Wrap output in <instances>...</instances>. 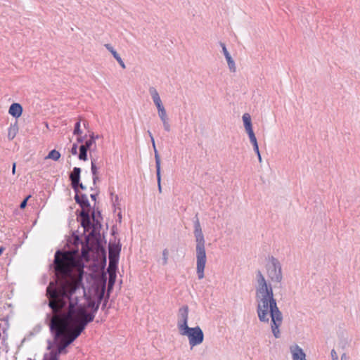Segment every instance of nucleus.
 <instances>
[{"mask_svg":"<svg viewBox=\"0 0 360 360\" xmlns=\"http://www.w3.org/2000/svg\"><path fill=\"white\" fill-rule=\"evenodd\" d=\"M78 221L84 228V241L79 237L77 240L82 244L81 257L78 252L57 250L50 269L56 277H65L72 274L73 268H84V261L91 259L93 252L94 266L104 268L106 265V250L101 237V220L95 217V211L91 215L87 211H76Z\"/></svg>","mask_w":360,"mask_h":360,"instance_id":"f257e3e1","label":"nucleus"},{"mask_svg":"<svg viewBox=\"0 0 360 360\" xmlns=\"http://www.w3.org/2000/svg\"><path fill=\"white\" fill-rule=\"evenodd\" d=\"M79 288H74L70 291L63 290V297L69 301L68 311L60 316L54 318L49 323L50 331L55 340L63 335L65 330L79 328L82 321V304L76 295Z\"/></svg>","mask_w":360,"mask_h":360,"instance_id":"f03ea898","label":"nucleus"},{"mask_svg":"<svg viewBox=\"0 0 360 360\" xmlns=\"http://www.w3.org/2000/svg\"><path fill=\"white\" fill-rule=\"evenodd\" d=\"M256 300L257 313L259 321L269 323L268 315L269 314L272 333L276 338H281L279 327L283 322V314L277 306L273 288H270V290L263 291V292H256Z\"/></svg>","mask_w":360,"mask_h":360,"instance_id":"7ed1b4c3","label":"nucleus"},{"mask_svg":"<svg viewBox=\"0 0 360 360\" xmlns=\"http://www.w3.org/2000/svg\"><path fill=\"white\" fill-rule=\"evenodd\" d=\"M194 231L193 234L195 238L196 246V271L198 279L204 278V270L206 264V252L205 248V237L202 231L200 220L198 216V213L195 214L193 220Z\"/></svg>","mask_w":360,"mask_h":360,"instance_id":"20e7f679","label":"nucleus"},{"mask_svg":"<svg viewBox=\"0 0 360 360\" xmlns=\"http://www.w3.org/2000/svg\"><path fill=\"white\" fill-rule=\"evenodd\" d=\"M181 335L186 336L188 338L191 349L202 343L204 340V333L200 326L187 327L179 332Z\"/></svg>","mask_w":360,"mask_h":360,"instance_id":"39448f33","label":"nucleus"},{"mask_svg":"<svg viewBox=\"0 0 360 360\" xmlns=\"http://www.w3.org/2000/svg\"><path fill=\"white\" fill-rule=\"evenodd\" d=\"M267 274L273 282L280 283L283 279L281 264L278 259L274 256L269 257V262L266 266Z\"/></svg>","mask_w":360,"mask_h":360,"instance_id":"423d86ee","label":"nucleus"},{"mask_svg":"<svg viewBox=\"0 0 360 360\" xmlns=\"http://www.w3.org/2000/svg\"><path fill=\"white\" fill-rule=\"evenodd\" d=\"M178 321H177V327L179 329V332L188 327V307L187 305H184L179 309L178 311Z\"/></svg>","mask_w":360,"mask_h":360,"instance_id":"0eeeda50","label":"nucleus"},{"mask_svg":"<svg viewBox=\"0 0 360 360\" xmlns=\"http://www.w3.org/2000/svg\"><path fill=\"white\" fill-rule=\"evenodd\" d=\"M103 298L104 293L103 292L98 295L96 300H92L91 297H86V307L90 309V312L94 314L97 313Z\"/></svg>","mask_w":360,"mask_h":360,"instance_id":"6e6552de","label":"nucleus"},{"mask_svg":"<svg viewBox=\"0 0 360 360\" xmlns=\"http://www.w3.org/2000/svg\"><path fill=\"white\" fill-rule=\"evenodd\" d=\"M82 331L78 328L65 330L62 336L64 337V343L68 346L70 345L81 334ZM61 337V335L60 336Z\"/></svg>","mask_w":360,"mask_h":360,"instance_id":"1a4fd4ad","label":"nucleus"},{"mask_svg":"<svg viewBox=\"0 0 360 360\" xmlns=\"http://www.w3.org/2000/svg\"><path fill=\"white\" fill-rule=\"evenodd\" d=\"M81 313H82V323L78 329L80 330L82 332H83L85 330L87 325L89 323H91L94 320L96 314H94L90 311L87 312L82 304Z\"/></svg>","mask_w":360,"mask_h":360,"instance_id":"9d476101","label":"nucleus"},{"mask_svg":"<svg viewBox=\"0 0 360 360\" xmlns=\"http://www.w3.org/2000/svg\"><path fill=\"white\" fill-rule=\"evenodd\" d=\"M74 199L76 203H77L81 207L82 210L80 211H86L87 209H91L90 202L86 194H75Z\"/></svg>","mask_w":360,"mask_h":360,"instance_id":"9b49d317","label":"nucleus"},{"mask_svg":"<svg viewBox=\"0 0 360 360\" xmlns=\"http://www.w3.org/2000/svg\"><path fill=\"white\" fill-rule=\"evenodd\" d=\"M257 280L258 286L256 288V292H263V291L270 290V288H272L271 284H267L265 278L259 270L257 272Z\"/></svg>","mask_w":360,"mask_h":360,"instance_id":"f8f14e48","label":"nucleus"},{"mask_svg":"<svg viewBox=\"0 0 360 360\" xmlns=\"http://www.w3.org/2000/svg\"><path fill=\"white\" fill-rule=\"evenodd\" d=\"M93 141L86 140L84 143L79 146V153L78 154V158L82 161H86L88 160V150H91Z\"/></svg>","mask_w":360,"mask_h":360,"instance_id":"ddd939ff","label":"nucleus"},{"mask_svg":"<svg viewBox=\"0 0 360 360\" xmlns=\"http://www.w3.org/2000/svg\"><path fill=\"white\" fill-rule=\"evenodd\" d=\"M81 168L75 167L69 174L70 185L74 191H77L76 185L80 181Z\"/></svg>","mask_w":360,"mask_h":360,"instance_id":"4468645a","label":"nucleus"},{"mask_svg":"<svg viewBox=\"0 0 360 360\" xmlns=\"http://www.w3.org/2000/svg\"><path fill=\"white\" fill-rule=\"evenodd\" d=\"M122 245L118 240V243L110 242L108 245V257L120 258Z\"/></svg>","mask_w":360,"mask_h":360,"instance_id":"2eb2a0df","label":"nucleus"},{"mask_svg":"<svg viewBox=\"0 0 360 360\" xmlns=\"http://www.w3.org/2000/svg\"><path fill=\"white\" fill-rule=\"evenodd\" d=\"M219 44L221 46V47L222 48V51H223V53L226 58V60L227 61V63H228V66H229V68L231 72H235L236 70V65H235V62L234 60H233L231 56L230 55L229 52L228 51L226 47V45L223 42H219Z\"/></svg>","mask_w":360,"mask_h":360,"instance_id":"dca6fc26","label":"nucleus"},{"mask_svg":"<svg viewBox=\"0 0 360 360\" xmlns=\"http://www.w3.org/2000/svg\"><path fill=\"white\" fill-rule=\"evenodd\" d=\"M155 167H156V176H157V182L158 191L160 193L162 192V186H161V160L159 153H156V161H155Z\"/></svg>","mask_w":360,"mask_h":360,"instance_id":"f3484780","label":"nucleus"},{"mask_svg":"<svg viewBox=\"0 0 360 360\" xmlns=\"http://www.w3.org/2000/svg\"><path fill=\"white\" fill-rule=\"evenodd\" d=\"M291 352L292 360H307L305 353L298 345H295L293 349L291 348Z\"/></svg>","mask_w":360,"mask_h":360,"instance_id":"a211bd4d","label":"nucleus"},{"mask_svg":"<svg viewBox=\"0 0 360 360\" xmlns=\"http://www.w3.org/2000/svg\"><path fill=\"white\" fill-rule=\"evenodd\" d=\"M60 292L56 286H53L52 283H50L46 288V296L49 298L56 300L60 297Z\"/></svg>","mask_w":360,"mask_h":360,"instance_id":"6ab92c4d","label":"nucleus"},{"mask_svg":"<svg viewBox=\"0 0 360 360\" xmlns=\"http://www.w3.org/2000/svg\"><path fill=\"white\" fill-rule=\"evenodd\" d=\"M105 47L112 53L115 59L117 61V63L120 64V65L123 68L125 69L126 66L121 58L120 56L117 53V52L114 49V48L110 44H105Z\"/></svg>","mask_w":360,"mask_h":360,"instance_id":"aec40b11","label":"nucleus"},{"mask_svg":"<svg viewBox=\"0 0 360 360\" xmlns=\"http://www.w3.org/2000/svg\"><path fill=\"white\" fill-rule=\"evenodd\" d=\"M22 112L21 105L18 103H13L11 105L8 112L14 117H19Z\"/></svg>","mask_w":360,"mask_h":360,"instance_id":"412c9836","label":"nucleus"},{"mask_svg":"<svg viewBox=\"0 0 360 360\" xmlns=\"http://www.w3.org/2000/svg\"><path fill=\"white\" fill-rule=\"evenodd\" d=\"M68 346L64 342L62 345L59 346L56 350H51V352L56 354V356L59 359L60 354H65L68 353L67 347Z\"/></svg>","mask_w":360,"mask_h":360,"instance_id":"4be33fe9","label":"nucleus"},{"mask_svg":"<svg viewBox=\"0 0 360 360\" xmlns=\"http://www.w3.org/2000/svg\"><path fill=\"white\" fill-rule=\"evenodd\" d=\"M109 265L108 268L110 270L116 271L118 268L119 258L108 257Z\"/></svg>","mask_w":360,"mask_h":360,"instance_id":"5701e85b","label":"nucleus"},{"mask_svg":"<svg viewBox=\"0 0 360 360\" xmlns=\"http://www.w3.org/2000/svg\"><path fill=\"white\" fill-rule=\"evenodd\" d=\"M60 153L55 149L51 150L49 153L48 155L46 157V159L49 158V159H52L55 161L58 160L60 159Z\"/></svg>","mask_w":360,"mask_h":360,"instance_id":"b1692460","label":"nucleus"},{"mask_svg":"<svg viewBox=\"0 0 360 360\" xmlns=\"http://www.w3.org/2000/svg\"><path fill=\"white\" fill-rule=\"evenodd\" d=\"M90 158L91 162V170L93 176H98V167L96 164V159L92 156V155L90 153Z\"/></svg>","mask_w":360,"mask_h":360,"instance_id":"393cba45","label":"nucleus"},{"mask_svg":"<svg viewBox=\"0 0 360 360\" xmlns=\"http://www.w3.org/2000/svg\"><path fill=\"white\" fill-rule=\"evenodd\" d=\"M242 118H243V125H244L245 128L252 126L251 116L250 115L249 113L243 114Z\"/></svg>","mask_w":360,"mask_h":360,"instance_id":"a878e982","label":"nucleus"},{"mask_svg":"<svg viewBox=\"0 0 360 360\" xmlns=\"http://www.w3.org/2000/svg\"><path fill=\"white\" fill-rule=\"evenodd\" d=\"M149 94L151 96V98H152L153 101L160 98V95H159L158 91L153 86H150L149 88Z\"/></svg>","mask_w":360,"mask_h":360,"instance_id":"bb28decb","label":"nucleus"},{"mask_svg":"<svg viewBox=\"0 0 360 360\" xmlns=\"http://www.w3.org/2000/svg\"><path fill=\"white\" fill-rule=\"evenodd\" d=\"M158 112L159 117L161 120V121L169 120L165 107L164 108H160V109L159 108L158 110Z\"/></svg>","mask_w":360,"mask_h":360,"instance_id":"cd10ccee","label":"nucleus"},{"mask_svg":"<svg viewBox=\"0 0 360 360\" xmlns=\"http://www.w3.org/2000/svg\"><path fill=\"white\" fill-rule=\"evenodd\" d=\"M27 145H26V147L30 149L27 153H30L32 155L33 153H34L35 148H36V141H32V145L30 143V141H27Z\"/></svg>","mask_w":360,"mask_h":360,"instance_id":"c85d7f7f","label":"nucleus"},{"mask_svg":"<svg viewBox=\"0 0 360 360\" xmlns=\"http://www.w3.org/2000/svg\"><path fill=\"white\" fill-rule=\"evenodd\" d=\"M18 131V128L15 125L11 126L8 129V137L11 139H13Z\"/></svg>","mask_w":360,"mask_h":360,"instance_id":"c756f323","label":"nucleus"},{"mask_svg":"<svg viewBox=\"0 0 360 360\" xmlns=\"http://www.w3.org/2000/svg\"><path fill=\"white\" fill-rule=\"evenodd\" d=\"M80 127H81L80 126V120H79V121L76 122L75 124V127H74V131H73V134L75 135L82 134V131L81 130Z\"/></svg>","mask_w":360,"mask_h":360,"instance_id":"7c9ffc66","label":"nucleus"},{"mask_svg":"<svg viewBox=\"0 0 360 360\" xmlns=\"http://www.w3.org/2000/svg\"><path fill=\"white\" fill-rule=\"evenodd\" d=\"M148 136L150 138V141H151V143H152V145H153V150H154L155 160H156V153H158V150L156 148L155 139H154V138L153 136V134H151V132L149 130L148 131Z\"/></svg>","mask_w":360,"mask_h":360,"instance_id":"2f4dec72","label":"nucleus"},{"mask_svg":"<svg viewBox=\"0 0 360 360\" xmlns=\"http://www.w3.org/2000/svg\"><path fill=\"white\" fill-rule=\"evenodd\" d=\"M43 360H59L53 352H50L49 354H46L44 356Z\"/></svg>","mask_w":360,"mask_h":360,"instance_id":"473e14b6","label":"nucleus"},{"mask_svg":"<svg viewBox=\"0 0 360 360\" xmlns=\"http://www.w3.org/2000/svg\"><path fill=\"white\" fill-rule=\"evenodd\" d=\"M77 191H74L75 194H80L79 189L86 190V187L84 186L81 181L79 182L78 184L76 185Z\"/></svg>","mask_w":360,"mask_h":360,"instance_id":"72a5a7b5","label":"nucleus"},{"mask_svg":"<svg viewBox=\"0 0 360 360\" xmlns=\"http://www.w3.org/2000/svg\"><path fill=\"white\" fill-rule=\"evenodd\" d=\"M245 129L247 134H248L249 139L255 136V132L252 129V126L245 127Z\"/></svg>","mask_w":360,"mask_h":360,"instance_id":"f704fd0d","label":"nucleus"},{"mask_svg":"<svg viewBox=\"0 0 360 360\" xmlns=\"http://www.w3.org/2000/svg\"><path fill=\"white\" fill-rule=\"evenodd\" d=\"M245 129L247 134H248L249 139L255 136V132L252 129V126L245 127Z\"/></svg>","mask_w":360,"mask_h":360,"instance_id":"c9c22d12","label":"nucleus"},{"mask_svg":"<svg viewBox=\"0 0 360 360\" xmlns=\"http://www.w3.org/2000/svg\"><path fill=\"white\" fill-rule=\"evenodd\" d=\"M245 129L247 134H248L249 139L255 136V132L252 129V126L245 127Z\"/></svg>","mask_w":360,"mask_h":360,"instance_id":"e433bc0d","label":"nucleus"},{"mask_svg":"<svg viewBox=\"0 0 360 360\" xmlns=\"http://www.w3.org/2000/svg\"><path fill=\"white\" fill-rule=\"evenodd\" d=\"M98 135H95L94 133H92L89 135V139L87 141H93L92 145H94V147L96 148V140L98 139Z\"/></svg>","mask_w":360,"mask_h":360,"instance_id":"4c0bfd02","label":"nucleus"},{"mask_svg":"<svg viewBox=\"0 0 360 360\" xmlns=\"http://www.w3.org/2000/svg\"><path fill=\"white\" fill-rule=\"evenodd\" d=\"M49 307L53 310L56 311L58 308L57 302L56 300H52L49 302Z\"/></svg>","mask_w":360,"mask_h":360,"instance_id":"58836bf2","label":"nucleus"},{"mask_svg":"<svg viewBox=\"0 0 360 360\" xmlns=\"http://www.w3.org/2000/svg\"><path fill=\"white\" fill-rule=\"evenodd\" d=\"M108 299H109L108 296L107 297H105V299L103 298L104 301H103V304L101 306V309L102 310L108 309L109 308L111 307L110 305H109L108 307L107 306V304H108Z\"/></svg>","mask_w":360,"mask_h":360,"instance_id":"ea45409f","label":"nucleus"},{"mask_svg":"<svg viewBox=\"0 0 360 360\" xmlns=\"http://www.w3.org/2000/svg\"><path fill=\"white\" fill-rule=\"evenodd\" d=\"M57 340H58V339H56V340H55V339H54V340H53V341H51V340H48V341H47V344H48V345H47V349H48V350H51V349H52V348H53V345L56 344V341H57Z\"/></svg>","mask_w":360,"mask_h":360,"instance_id":"a19ab883","label":"nucleus"},{"mask_svg":"<svg viewBox=\"0 0 360 360\" xmlns=\"http://www.w3.org/2000/svg\"><path fill=\"white\" fill-rule=\"evenodd\" d=\"M162 124H163L164 129L166 131H170V124L169 123V120H164V121H162Z\"/></svg>","mask_w":360,"mask_h":360,"instance_id":"79ce46f5","label":"nucleus"},{"mask_svg":"<svg viewBox=\"0 0 360 360\" xmlns=\"http://www.w3.org/2000/svg\"><path fill=\"white\" fill-rule=\"evenodd\" d=\"M77 149H78V146H77V143H75L72 144V148L70 149V153L72 154V155H77Z\"/></svg>","mask_w":360,"mask_h":360,"instance_id":"37998d69","label":"nucleus"},{"mask_svg":"<svg viewBox=\"0 0 360 360\" xmlns=\"http://www.w3.org/2000/svg\"><path fill=\"white\" fill-rule=\"evenodd\" d=\"M167 255H168V251L167 249H165L162 252V260H163L164 265L167 263Z\"/></svg>","mask_w":360,"mask_h":360,"instance_id":"c03bdc74","label":"nucleus"},{"mask_svg":"<svg viewBox=\"0 0 360 360\" xmlns=\"http://www.w3.org/2000/svg\"><path fill=\"white\" fill-rule=\"evenodd\" d=\"M94 211H95V217H96V216H97V219H100L101 220H102L103 217L101 214V212L98 209L95 210V206L93 207V212Z\"/></svg>","mask_w":360,"mask_h":360,"instance_id":"a18cd8bd","label":"nucleus"},{"mask_svg":"<svg viewBox=\"0 0 360 360\" xmlns=\"http://www.w3.org/2000/svg\"><path fill=\"white\" fill-rule=\"evenodd\" d=\"M153 102H154V104L155 105L158 110L159 108L160 109V108H164V105H163L160 98L155 100Z\"/></svg>","mask_w":360,"mask_h":360,"instance_id":"49530a36","label":"nucleus"},{"mask_svg":"<svg viewBox=\"0 0 360 360\" xmlns=\"http://www.w3.org/2000/svg\"><path fill=\"white\" fill-rule=\"evenodd\" d=\"M77 136H78L77 137V142L79 143H82L85 141L86 137V135L82 136L80 134V135H77Z\"/></svg>","mask_w":360,"mask_h":360,"instance_id":"de8ad7c7","label":"nucleus"},{"mask_svg":"<svg viewBox=\"0 0 360 360\" xmlns=\"http://www.w3.org/2000/svg\"><path fill=\"white\" fill-rule=\"evenodd\" d=\"M331 357L333 360H338V356L334 349L331 350Z\"/></svg>","mask_w":360,"mask_h":360,"instance_id":"09e8293b","label":"nucleus"},{"mask_svg":"<svg viewBox=\"0 0 360 360\" xmlns=\"http://www.w3.org/2000/svg\"><path fill=\"white\" fill-rule=\"evenodd\" d=\"M119 200V197L117 195H115V197L112 198V205L115 207H116V205H117V203Z\"/></svg>","mask_w":360,"mask_h":360,"instance_id":"8fccbe9b","label":"nucleus"},{"mask_svg":"<svg viewBox=\"0 0 360 360\" xmlns=\"http://www.w3.org/2000/svg\"><path fill=\"white\" fill-rule=\"evenodd\" d=\"M98 193L99 191H98L96 193L90 195V198H91L92 200H96V198L98 195Z\"/></svg>","mask_w":360,"mask_h":360,"instance_id":"3c124183","label":"nucleus"},{"mask_svg":"<svg viewBox=\"0 0 360 360\" xmlns=\"http://www.w3.org/2000/svg\"><path fill=\"white\" fill-rule=\"evenodd\" d=\"M250 141L252 144V146L258 144L256 136H254L252 138H250Z\"/></svg>","mask_w":360,"mask_h":360,"instance_id":"603ef678","label":"nucleus"},{"mask_svg":"<svg viewBox=\"0 0 360 360\" xmlns=\"http://www.w3.org/2000/svg\"><path fill=\"white\" fill-rule=\"evenodd\" d=\"M31 198V195H28L24 198V209L27 205L28 200Z\"/></svg>","mask_w":360,"mask_h":360,"instance_id":"864d4df0","label":"nucleus"},{"mask_svg":"<svg viewBox=\"0 0 360 360\" xmlns=\"http://www.w3.org/2000/svg\"><path fill=\"white\" fill-rule=\"evenodd\" d=\"M252 146H253V150L256 154L260 153L258 144L253 145Z\"/></svg>","mask_w":360,"mask_h":360,"instance_id":"5fc2aeb1","label":"nucleus"},{"mask_svg":"<svg viewBox=\"0 0 360 360\" xmlns=\"http://www.w3.org/2000/svg\"><path fill=\"white\" fill-rule=\"evenodd\" d=\"M99 180V178L98 176H93V184L94 186H96L97 181Z\"/></svg>","mask_w":360,"mask_h":360,"instance_id":"6e6d98bb","label":"nucleus"},{"mask_svg":"<svg viewBox=\"0 0 360 360\" xmlns=\"http://www.w3.org/2000/svg\"><path fill=\"white\" fill-rule=\"evenodd\" d=\"M110 194L111 195V200L115 197L114 196V188H109Z\"/></svg>","mask_w":360,"mask_h":360,"instance_id":"4d7b16f0","label":"nucleus"},{"mask_svg":"<svg viewBox=\"0 0 360 360\" xmlns=\"http://www.w3.org/2000/svg\"><path fill=\"white\" fill-rule=\"evenodd\" d=\"M349 357L347 356L346 353H343L341 355V360H348Z\"/></svg>","mask_w":360,"mask_h":360,"instance_id":"13d9d810","label":"nucleus"},{"mask_svg":"<svg viewBox=\"0 0 360 360\" xmlns=\"http://www.w3.org/2000/svg\"><path fill=\"white\" fill-rule=\"evenodd\" d=\"M257 157H258V160H259V162H262V157H261V154H260V153H259V154H257Z\"/></svg>","mask_w":360,"mask_h":360,"instance_id":"bf43d9fd","label":"nucleus"},{"mask_svg":"<svg viewBox=\"0 0 360 360\" xmlns=\"http://www.w3.org/2000/svg\"><path fill=\"white\" fill-rule=\"evenodd\" d=\"M13 174H14L15 172V163H13Z\"/></svg>","mask_w":360,"mask_h":360,"instance_id":"052dcab7","label":"nucleus"},{"mask_svg":"<svg viewBox=\"0 0 360 360\" xmlns=\"http://www.w3.org/2000/svg\"><path fill=\"white\" fill-rule=\"evenodd\" d=\"M4 250H5V248L4 247H0V255L3 253Z\"/></svg>","mask_w":360,"mask_h":360,"instance_id":"680f3d73","label":"nucleus"},{"mask_svg":"<svg viewBox=\"0 0 360 360\" xmlns=\"http://www.w3.org/2000/svg\"><path fill=\"white\" fill-rule=\"evenodd\" d=\"M117 216H118L119 221L121 222V219H122V214H121V213L120 212Z\"/></svg>","mask_w":360,"mask_h":360,"instance_id":"e2e57ef3","label":"nucleus"},{"mask_svg":"<svg viewBox=\"0 0 360 360\" xmlns=\"http://www.w3.org/2000/svg\"><path fill=\"white\" fill-rule=\"evenodd\" d=\"M83 124H84V127L85 128H86L88 127V125H89V123H88V122L85 121V122H84Z\"/></svg>","mask_w":360,"mask_h":360,"instance_id":"0e129e2a","label":"nucleus"},{"mask_svg":"<svg viewBox=\"0 0 360 360\" xmlns=\"http://www.w3.org/2000/svg\"><path fill=\"white\" fill-rule=\"evenodd\" d=\"M115 226H113L112 228V234L115 235Z\"/></svg>","mask_w":360,"mask_h":360,"instance_id":"69168bd1","label":"nucleus"},{"mask_svg":"<svg viewBox=\"0 0 360 360\" xmlns=\"http://www.w3.org/2000/svg\"><path fill=\"white\" fill-rule=\"evenodd\" d=\"M82 294H83V296L85 297L86 296V292H85V290L84 288L82 289Z\"/></svg>","mask_w":360,"mask_h":360,"instance_id":"338daca9","label":"nucleus"},{"mask_svg":"<svg viewBox=\"0 0 360 360\" xmlns=\"http://www.w3.org/2000/svg\"><path fill=\"white\" fill-rule=\"evenodd\" d=\"M19 206H20V208H22V202H20Z\"/></svg>","mask_w":360,"mask_h":360,"instance_id":"774afa93","label":"nucleus"}]
</instances>
